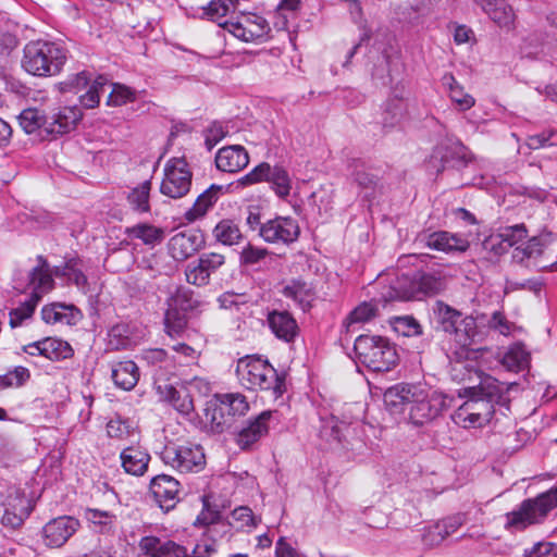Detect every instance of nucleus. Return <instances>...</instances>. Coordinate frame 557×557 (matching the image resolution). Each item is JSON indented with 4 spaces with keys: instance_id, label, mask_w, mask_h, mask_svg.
I'll return each mask as SVG.
<instances>
[{
    "instance_id": "nucleus-64",
    "label": "nucleus",
    "mask_w": 557,
    "mask_h": 557,
    "mask_svg": "<svg viewBox=\"0 0 557 557\" xmlns=\"http://www.w3.org/2000/svg\"><path fill=\"white\" fill-rule=\"evenodd\" d=\"M172 350L175 352L173 356L176 357V368L185 367L198 359V352L189 345L181 343L174 345Z\"/></svg>"
},
{
    "instance_id": "nucleus-59",
    "label": "nucleus",
    "mask_w": 557,
    "mask_h": 557,
    "mask_svg": "<svg viewBox=\"0 0 557 557\" xmlns=\"http://www.w3.org/2000/svg\"><path fill=\"white\" fill-rule=\"evenodd\" d=\"M218 302L223 309H235L240 311L243 308H248V299L245 294H236L233 292H225L219 298Z\"/></svg>"
},
{
    "instance_id": "nucleus-27",
    "label": "nucleus",
    "mask_w": 557,
    "mask_h": 557,
    "mask_svg": "<svg viewBox=\"0 0 557 557\" xmlns=\"http://www.w3.org/2000/svg\"><path fill=\"white\" fill-rule=\"evenodd\" d=\"M225 187L212 184L208 189L200 194L193 207L189 208L184 216L188 222H194L203 216L207 211L218 201L220 195L224 193Z\"/></svg>"
},
{
    "instance_id": "nucleus-58",
    "label": "nucleus",
    "mask_w": 557,
    "mask_h": 557,
    "mask_svg": "<svg viewBox=\"0 0 557 557\" xmlns=\"http://www.w3.org/2000/svg\"><path fill=\"white\" fill-rule=\"evenodd\" d=\"M107 433L111 438L125 440L134 433V429L126 420L116 417L107 423Z\"/></svg>"
},
{
    "instance_id": "nucleus-10",
    "label": "nucleus",
    "mask_w": 557,
    "mask_h": 557,
    "mask_svg": "<svg viewBox=\"0 0 557 557\" xmlns=\"http://www.w3.org/2000/svg\"><path fill=\"white\" fill-rule=\"evenodd\" d=\"M219 24L245 42L262 40L271 30L267 20L253 13L240 14L235 18L219 22Z\"/></svg>"
},
{
    "instance_id": "nucleus-26",
    "label": "nucleus",
    "mask_w": 557,
    "mask_h": 557,
    "mask_svg": "<svg viewBox=\"0 0 557 557\" xmlns=\"http://www.w3.org/2000/svg\"><path fill=\"white\" fill-rule=\"evenodd\" d=\"M14 494V496L10 495L8 497V504L2 521L4 524L17 527L29 516L30 506L29 500L24 493L16 490Z\"/></svg>"
},
{
    "instance_id": "nucleus-2",
    "label": "nucleus",
    "mask_w": 557,
    "mask_h": 557,
    "mask_svg": "<svg viewBox=\"0 0 557 557\" xmlns=\"http://www.w3.org/2000/svg\"><path fill=\"white\" fill-rule=\"evenodd\" d=\"M66 60L67 51L60 44L33 40L23 49L22 67L33 76H55L62 71Z\"/></svg>"
},
{
    "instance_id": "nucleus-19",
    "label": "nucleus",
    "mask_w": 557,
    "mask_h": 557,
    "mask_svg": "<svg viewBox=\"0 0 557 557\" xmlns=\"http://www.w3.org/2000/svg\"><path fill=\"white\" fill-rule=\"evenodd\" d=\"M249 163L247 150L239 145L227 146L219 149L215 156V164L220 171L236 173L245 169Z\"/></svg>"
},
{
    "instance_id": "nucleus-62",
    "label": "nucleus",
    "mask_w": 557,
    "mask_h": 557,
    "mask_svg": "<svg viewBox=\"0 0 557 557\" xmlns=\"http://www.w3.org/2000/svg\"><path fill=\"white\" fill-rule=\"evenodd\" d=\"M527 144L531 149L557 146V129H548L541 134L530 136Z\"/></svg>"
},
{
    "instance_id": "nucleus-3",
    "label": "nucleus",
    "mask_w": 557,
    "mask_h": 557,
    "mask_svg": "<svg viewBox=\"0 0 557 557\" xmlns=\"http://www.w3.org/2000/svg\"><path fill=\"white\" fill-rule=\"evenodd\" d=\"M236 375L239 383L251 391H272L275 397L284 392V380L276 370L264 360L256 356H245L237 361Z\"/></svg>"
},
{
    "instance_id": "nucleus-23",
    "label": "nucleus",
    "mask_w": 557,
    "mask_h": 557,
    "mask_svg": "<svg viewBox=\"0 0 557 557\" xmlns=\"http://www.w3.org/2000/svg\"><path fill=\"white\" fill-rule=\"evenodd\" d=\"M267 320L274 335L284 342H293L298 334V324L288 311L273 310Z\"/></svg>"
},
{
    "instance_id": "nucleus-28",
    "label": "nucleus",
    "mask_w": 557,
    "mask_h": 557,
    "mask_svg": "<svg viewBox=\"0 0 557 557\" xmlns=\"http://www.w3.org/2000/svg\"><path fill=\"white\" fill-rule=\"evenodd\" d=\"M151 188V180H146L128 190L126 194V203L133 212L137 214L150 213Z\"/></svg>"
},
{
    "instance_id": "nucleus-15",
    "label": "nucleus",
    "mask_w": 557,
    "mask_h": 557,
    "mask_svg": "<svg viewBox=\"0 0 557 557\" xmlns=\"http://www.w3.org/2000/svg\"><path fill=\"white\" fill-rule=\"evenodd\" d=\"M79 521L71 516L51 519L42 528L44 541L47 546L61 547L79 529Z\"/></svg>"
},
{
    "instance_id": "nucleus-54",
    "label": "nucleus",
    "mask_w": 557,
    "mask_h": 557,
    "mask_svg": "<svg viewBox=\"0 0 557 557\" xmlns=\"http://www.w3.org/2000/svg\"><path fill=\"white\" fill-rule=\"evenodd\" d=\"M144 358L153 366H160L166 370L176 369V357L170 356L164 349H149L145 351Z\"/></svg>"
},
{
    "instance_id": "nucleus-25",
    "label": "nucleus",
    "mask_w": 557,
    "mask_h": 557,
    "mask_svg": "<svg viewBox=\"0 0 557 557\" xmlns=\"http://www.w3.org/2000/svg\"><path fill=\"white\" fill-rule=\"evenodd\" d=\"M111 377L116 387L132 391L140 377L139 368L132 360L114 362L111 366Z\"/></svg>"
},
{
    "instance_id": "nucleus-35",
    "label": "nucleus",
    "mask_w": 557,
    "mask_h": 557,
    "mask_svg": "<svg viewBox=\"0 0 557 557\" xmlns=\"http://www.w3.org/2000/svg\"><path fill=\"white\" fill-rule=\"evenodd\" d=\"M212 234L216 242L226 246L237 245L244 237L238 225L228 219L220 221L213 228Z\"/></svg>"
},
{
    "instance_id": "nucleus-1",
    "label": "nucleus",
    "mask_w": 557,
    "mask_h": 557,
    "mask_svg": "<svg viewBox=\"0 0 557 557\" xmlns=\"http://www.w3.org/2000/svg\"><path fill=\"white\" fill-rule=\"evenodd\" d=\"M36 260L37 265L34 267L25 277L15 278L14 288L20 293H27L29 290L30 296L17 308L10 311V325L13 329L22 325L25 320L32 318L44 295L54 287V280L47 259L39 255Z\"/></svg>"
},
{
    "instance_id": "nucleus-22",
    "label": "nucleus",
    "mask_w": 557,
    "mask_h": 557,
    "mask_svg": "<svg viewBox=\"0 0 557 557\" xmlns=\"http://www.w3.org/2000/svg\"><path fill=\"white\" fill-rule=\"evenodd\" d=\"M82 119V112L76 107H63L48 117L47 135H63L75 128Z\"/></svg>"
},
{
    "instance_id": "nucleus-34",
    "label": "nucleus",
    "mask_w": 557,
    "mask_h": 557,
    "mask_svg": "<svg viewBox=\"0 0 557 557\" xmlns=\"http://www.w3.org/2000/svg\"><path fill=\"white\" fill-rule=\"evenodd\" d=\"M21 127L27 134L39 132V135H47L48 117L41 111L35 108H28L21 112L18 116Z\"/></svg>"
},
{
    "instance_id": "nucleus-9",
    "label": "nucleus",
    "mask_w": 557,
    "mask_h": 557,
    "mask_svg": "<svg viewBox=\"0 0 557 557\" xmlns=\"http://www.w3.org/2000/svg\"><path fill=\"white\" fill-rule=\"evenodd\" d=\"M191 186V172L184 158H172L164 166L160 193L172 199L187 195Z\"/></svg>"
},
{
    "instance_id": "nucleus-32",
    "label": "nucleus",
    "mask_w": 557,
    "mask_h": 557,
    "mask_svg": "<svg viewBox=\"0 0 557 557\" xmlns=\"http://www.w3.org/2000/svg\"><path fill=\"white\" fill-rule=\"evenodd\" d=\"M407 114V103L405 99L399 97L388 98L384 104L382 112V125L386 129H391L400 124Z\"/></svg>"
},
{
    "instance_id": "nucleus-31",
    "label": "nucleus",
    "mask_w": 557,
    "mask_h": 557,
    "mask_svg": "<svg viewBox=\"0 0 557 557\" xmlns=\"http://www.w3.org/2000/svg\"><path fill=\"white\" fill-rule=\"evenodd\" d=\"M379 313V307L373 301H363L358 305L344 320L343 326L347 333L356 332L357 324L373 320Z\"/></svg>"
},
{
    "instance_id": "nucleus-5",
    "label": "nucleus",
    "mask_w": 557,
    "mask_h": 557,
    "mask_svg": "<svg viewBox=\"0 0 557 557\" xmlns=\"http://www.w3.org/2000/svg\"><path fill=\"white\" fill-rule=\"evenodd\" d=\"M434 313L442 331L460 348H467L478 335L476 321L451 306L436 301Z\"/></svg>"
},
{
    "instance_id": "nucleus-12",
    "label": "nucleus",
    "mask_w": 557,
    "mask_h": 557,
    "mask_svg": "<svg viewBox=\"0 0 557 557\" xmlns=\"http://www.w3.org/2000/svg\"><path fill=\"white\" fill-rule=\"evenodd\" d=\"M419 388V385L408 383H398L388 387L383 395L386 410L395 418L406 421Z\"/></svg>"
},
{
    "instance_id": "nucleus-21",
    "label": "nucleus",
    "mask_w": 557,
    "mask_h": 557,
    "mask_svg": "<svg viewBox=\"0 0 557 557\" xmlns=\"http://www.w3.org/2000/svg\"><path fill=\"white\" fill-rule=\"evenodd\" d=\"M426 246L434 250L451 253L467 251L470 243L461 235L438 231L428 235Z\"/></svg>"
},
{
    "instance_id": "nucleus-44",
    "label": "nucleus",
    "mask_w": 557,
    "mask_h": 557,
    "mask_svg": "<svg viewBox=\"0 0 557 557\" xmlns=\"http://www.w3.org/2000/svg\"><path fill=\"white\" fill-rule=\"evenodd\" d=\"M349 423L346 421H339L335 417H331L329 419L323 420L320 435L326 442H336L341 443L345 436V431H347Z\"/></svg>"
},
{
    "instance_id": "nucleus-60",
    "label": "nucleus",
    "mask_w": 557,
    "mask_h": 557,
    "mask_svg": "<svg viewBox=\"0 0 557 557\" xmlns=\"http://www.w3.org/2000/svg\"><path fill=\"white\" fill-rule=\"evenodd\" d=\"M85 518L92 524L101 527V530L110 529L114 522L115 516L107 510L87 508Z\"/></svg>"
},
{
    "instance_id": "nucleus-20",
    "label": "nucleus",
    "mask_w": 557,
    "mask_h": 557,
    "mask_svg": "<svg viewBox=\"0 0 557 557\" xmlns=\"http://www.w3.org/2000/svg\"><path fill=\"white\" fill-rule=\"evenodd\" d=\"M121 466L123 470L134 476H143L149 467L150 455L139 446H127L120 454Z\"/></svg>"
},
{
    "instance_id": "nucleus-11",
    "label": "nucleus",
    "mask_w": 557,
    "mask_h": 557,
    "mask_svg": "<svg viewBox=\"0 0 557 557\" xmlns=\"http://www.w3.org/2000/svg\"><path fill=\"white\" fill-rule=\"evenodd\" d=\"M448 275L443 270L418 272L409 282V288L400 296L403 299H422L446 289Z\"/></svg>"
},
{
    "instance_id": "nucleus-18",
    "label": "nucleus",
    "mask_w": 557,
    "mask_h": 557,
    "mask_svg": "<svg viewBox=\"0 0 557 557\" xmlns=\"http://www.w3.org/2000/svg\"><path fill=\"white\" fill-rule=\"evenodd\" d=\"M273 417V411H262L253 420L248 421L237 434L236 443L242 449L250 448L269 432V422Z\"/></svg>"
},
{
    "instance_id": "nucleus-48",
    "label": "nucleus",
    "mask_w": 557,
    "mask_h": 557,
    "mask_svg": "<svg viewBox=\"0 0 557 557\" xmlns=\"http://www.w3.org/2000/svg\"><path fill=\"white\" fill-rule=\"evenodd\" d=\"M502 364L509 371L518 372L528 364V354L521 346H512L504 354Z\"/></svg>"
},
{
    "instance_id": "nucleus-46",
    "label": "nucleus",
    "mask_w": 557,
    "mask_h": 557,
    "mask_svg": "<svg viewBox=\"0 0 557 557\" xmlns=\"http://www.w3.org/2000/svg\"><path fill=\"white\" fill-rule=\"evenodd\" d=\"M237 0H210L207 5L201 7V16L219 22L221 18L236 8Z\"/></svg>"
},
{
    "instance_id": "nucleus-55",
    "label": "nucleus",
    "mask_w": 557,
    "mask_h": 557,
    "mask_svg": "<svg viewBox=\"0 0 557 557\" xmlns=\"http://www.w3.org/2000/svg\"><path fill=\"white\" fill-rule=\"evenodd\" d=\"M232 520L237 523V528H256L261 519L253 515L249 507L240 506L232 511Z\"/></svg>"
},
{
    "instance_id": "nucleus-63",
    "label": "nucleus",
    "mask_w": 557,
    "mask_h": 557,
    "mask_svg": "<svg viewBox=\"0 0 557 557\" xmlns=\"http://www.w3.org/2000/svg\"><path fill=\"white\" fill-rule=\"evenodd\" d=\"M168 306H172L185 312L189 309H193V292L186 288H178L175 294L168 300Z\"/></svg>"
},
{
    "instance_id": "nucleus-38",
    "label": "nucleus",
    "mask_w": 557,
    "mask_h": 557,
    "mask_svg": "<svg viewBox=\"0 0 557 557\" xmlns=\"http://www.w3.org/2000/svg\"><path fill=\"white\" fill-rule=\"evenodd\" d=\"M500 27H510L515 21L512 8L505 0H495L483 10Z\"/></svg>"
},
{
    "instance_id": "nucleus-13",
    "label": "nucleus",
    "mask_w": 557,
    "mask_h": 557,
    "mask_svg": "<svg viewBox=\"0 0 557 557\" xmlns=\"http://www.w3.org/2000/svg\"><path fill=\"white\" fill-rule=\"evenodd\" d=\"M298 223L292 218L277 216L263 223L260 227V236L268 243L289 244L299 236Z\"/></svg>"
},
{
    "instance_id": "nucleus-39",
    "label": "nucleus",
    "mask_w": 557,
    "mask_h": 557,
    "mask_svg": "<svg viewBox=\"0 0 557 557\" xmlns=\"http://www.w3.org/2000/svg\"><path fill=\"white\" fill-rule=\"evenodd\" d=\"M221 408L225 410L228 418L240 417L248 412L249 404L246 397L239 393H230L221 396Z\"/></svg>"
},
{
    "instance_id": "nucleus-29",
    "label": "nucleus",
    "mask_w": 557,
    "mask_h": 557,
    "mask_svg": "<svg viewBox=\"0 0 557 557\" xmlns=\"http://www.w3.org/2000/svg\"><path fill=\"white\" fill-rule=\"evenodd\" d=\"M431 159H438L444 164L450 161L466 162L468 160V149L460 140L447 138L436 146Z\"/></svg>"
},
{
    "instance_id": "nucleus-7",
    "label": "nucleus",
    "mask_w": 557,
    "mask_h": 557,
    "mask_svg": "<svg viewBox=\"0 0 557 557\" xmlns=\"http://www.w3.org/2000/svg\"><path fill=\"white\" fill-rule=\"evenodd\" d=\"M159 456L164 465L180 473L199 472L206 465L202 447L189 442L169 441L160 450Z\"/></svg>"
},
{
    "instance_id": "nucleus-24",
    "label": "nucleus",
    "mask_w": 557,
    "mask_h": 557,
    "mask_svg": "<svg viewBox=\"0 0 557 557\" xmlns=\"http://www.w3.org/2000/svg\"><path fill=\"white\" fill-rule=\"evenodd\" d=\"M473 393L491 401L494 406L499 405L506 410L509 409V398L506 396L509 387L492 376L484 377L480 384L471 388Z\"/></svg>"
},
{
    "instance_id": "nucleus-40",
    "label": "nucleus",
    "mask_w": 557,
    "mask_h": 557,
    "mask_svg": "<svg viewBox=\"0 0 557 557\" xmlns=\"http://www.w3.org/2000/svg\"><path fill=\"white\" fill-rule=\"evenodd\" d=\"M166 391L165 399L169 400L175 410L182 414H189L194 411V401L186 389H176L172 385L164 386Z\"/></svg>"
},
{
    "instance_id": "nucleus-8",
    "label": "nucleus",
    "mask_w": 557,
    "mask_h": 557,
    "mask_svg": "<svg viewBox=\"0 0 557 557\" xmlns=\"http://www.w3.org/2000/svg\"><path fill=\"white\" fill-rule=\"evenodd\" d=\"M446 407L447 398L445 395L420 386L407 413L406 422L413 425H424L442 414Z\"/></svg>"
},
{
    "instance_id": "nucleus-45",
    "label": "nucleus",
    "mask_w": 557,
    "mask_h": 557,
    "mask_svg": "<svg viewBox=\"0 0 557 557\" xmlns=\"http://www.w3.org/2000/svg\"><path fill=\"white\" fill-rule=\"evenodd\" d=\"M187 320L185 311L168 306L164 314V327L171 337L180 335L186 327Z\"/></svg>"
},
{
    "instance_id": "nucleus-61",
    "label": "nucleus",
    "mask_w": 557,
    "mask_h": 557,
    "mask_svg": "<svg viewBox=\"0 0 557 557\" xmlns=\"http://www.w3.org/2000/svg\"><path fill=\"white\" fill-rule=\"evenodd\" d=\"M499 236L504 243H507L509 246H515L528 236V231L524 224H517L502 228Z\"/></svg>"
},
{
    "instance_id": "nucleus-4",
    "label": "nucleus",
    "mask_w": 557,
    "mask_h": 557,
    "mask_svg": "<svg viewBox=\"0 0 557 557\" xmlns=\"http://www.w3.org/2000/svg\"><path fill=\"white\" fill-rule=\"evenodd\" d=\"M354 349L358 362L374 372L391 371L398 362L395 345L383 336L359 335Z\"/></svg>"
},
{
    "instance_id": "nucleus-14",
    "label": "nucleus",
    "mask_w": 557,
    "mask_h": 557,
    "mask_svg": "<svg viewBox=\"0 0 557 557\" xmlns=\"http://www.w3.org/2000/svg\"><path fill=\"white\" fill-rule=\"evenodd\" d=\"M149 487L153 499L164 512L174 509L180 502V482L171 475L154 476Z\"/></svg>"
},
{
    "instance_id": "nucleus-6",
    "label": "nucleus",
    "mask_w": 557,
    "mask_h": 557,
    "mask_svg": "<svg viewBox=\"0 0 557 557\" xmlns=\"http://www.w3.org/2000/svg\"><path fill=\"white\" fill-rule=\"evenodd\" d=\"M557 507V487L542 493L535 498L523 500L519 507L506 513L505 528L522 531L529 525L542 522L547 513Z\"/></svg>"
},
{
    "instance_id": "nucleus-50",
    "label": "nucleus",
    "mask_w": 557,
    "mask_h": 557,
    "mask_svg": "<svg viewBox=\"0 0 557 557\" xmlns=\"http://www.w3.org/2000/svg\"><path fill=\"white\" fill-rule=\"evenodd\" d=\"M71 309L72 307L62 304L47 305L41 309V318L48 324L69 323L67 311Z\"/></svg>"
},
{
    "instance_id": "nucleus-52",
    "label": "nucleus",
    "mask_w": 557,
    "mask_h": 557,
    "mask_svg": "<svg viewBox=\"0 0 557 557\" xmlns=\"http://www.w3.org/2000/svg\"><path fill=\"white\" fill-rule=\"evenodd\" d=\"M30 377L29 370L25 367H15L12 371L0 375V388L20 387Z\"/></svg>"
},
{
    "instance_id": "nucleus-30",
    "label": "nucleus",
    "mask_w": 557,
    "mask_h": 557,
    "mask_svg": "<svg viewBox=\"0 0 557 557\" xmlns=\"http://www.w3.org/2000/svg\"><path fill=\"white\" fill-rule=\"evenodd\" d=\"M283 295L287 298L293 299L298 304L302 310L311 308L315 300V292L311 284L302 281H293L286 285L283 290Z\"/></svg>"
},
{
    "instance_id": "nucleus-49",
    "label": "nucleus",
    "mask_w": 557,
    "mask_h": 557,
    "mask_svg": "<svg viewBox=\"0 0 557 557\" xmlns=\"http://www.w3.org/2000/svg\"><path fill=\"white\" fill-rule=\"evenodd\" d=\"M462 522L463 520L460 516L445 518L437 522L433 529L430 530L429 534L433 536L432 541H435V537H438V541H443L455 533L461 527Z\"/></svg>"
},
{
    "instance_id": "nucleus-53",
    "label": "nucleus",
    "mask_w": 557,
    "mask_h": 557,
    "mask_svg": "<svg viewBox=\"0 0 557 557\" xmlns=\"http://www.w3.org/2000/svg\"><path fill=\"white\" fill-rule=\"evenodd\" d=\"M463 404L473 412L480 413V417L487 423H490L495 412L494 405L491 401L485 400L473 392L472 396Z\"/></svg>"
},
{
    "instance_id": "nucleus-41",
    "label": "nucleus",
    "mask_w": 557,
    "mask_h": 557,
    "mask_svg": "<svg viewBox=\"0 0 557 557\" xmlns=\"http://www.w3.org/2000/svg\"><path fill=\"white\" fill-rule=\"evenodd\" d=\"M269 183L272 185L274 193L280 198L285 199L289 196L292 189V178L284 166L278 164L272 166Z\"/></svg>"
},
{
    "instance_id": "nucleus-56",
    "label": "nucleus",
    "mask_w": 557,
    "mask_h": 557,
    "mask_svg": "<svg viewBox=\"0 0 557 557\" xmlns=\"http://www.w3.org/2000/svg\"><path fill=\"white\" fill-rule=\"evenodd\" d=\"M185 276L186 281L195 286H206L210 281L209 274L198 260L187 264L185 269Z\"/></svg>"
},
{
    "instance_id": "nucleus-36",
    "label": "nucleus",
    "mask_w": 557,
    "mask_h": 557,
    "mask_svg": "<svg viewBox=\"0 0 557 557\" xmlns=\"http://www.w3.org/2000/svg\"><path fill=\"white\" fill-rule=\"evenodd\" d=\"M442 82L443 85L446 86L449 90V98L459 107L460 110L466 111L474 106V98L471 95L465 92L463 87L458 84L453 74H445L442 78Z\"/></svg>"
},
{
    "instance_id": "nucleus-51",
    "label": "nucleus",
    "mask_w": 557,
    "mask_h": 557,
    "mask_svg": "<svg viewBox=\"0 0 557 557\" xmlns=\"http://www.w3.org/2000/svg\"><path fill=\"white\" fill-rule=\"evenodd\" d=\"M107 79L99 76L86 94L82 95L79 100L83 107L92 109L99 104L100 96L106 91Z\"/></svg>"
},
{
    "instance_id": "nucleus-42",
    "label": "nucleus",
    "mask_w": 557,
    "mask_h": 557,
    "mask_svg": "<svg viewBox=\"0 0 557 557\" xmlns=\"http://www.w3.org/2000/svg\"><path fill=\"white\" fill-rule=\"evenodd\" d=\"M451 419L456 425L462 429L483 428L487 424V422L480 417V413L473 412L465 404L454 411Z\"/></svg>"
},
{
    "instance_id": "nucleus-57",
    "label": "nucleus",
    "mask_w": 557,
    "mask_h": 557,
    "mask_svg": "<svg viewBox=\"0 0 557 557\" xmlns=\"http://www.w3.org/2000/svg\"><path fill=\"white\" fill-rule=\"evenodd\" d=\"M110 86L112 89L107 101L109 106H123L135 99V92L129 87L121 84H112Z\"/></svg>"
},
{
    "instance_id": "nucleus-37",
    "label": "nucleus",
    "mask_w": 557,
    "mask_h": 557,
    "mask_svg": "<svg viewBox=\"0 0 557 557\" xmlns=\"http://www.w3.org/2000/svg\"><path fill=\"white\" fill-rule=\"evenodd\" d=\"M44 357L51 361H60L73 356V348L67 342L55 337L42 339Z\"/></svg>"
},
{
    "instance_id": "nucleus-43",
    "label": "nucleus",
    "mask_w": 557,
    "mask_h": 557,
    "mask_svg": "<svg viewBox=\"0 0 557 557\" xmlns=\"http://www.w3.org/2000/svg\"><path fill=\"white\" fill-rule=\"evenodd\" d=\"M271 171L272 166L267 162H262L255 166L249 173L237 180L235 183L228 185L226 188L246 187L261 182L269 183Z\"/></svg>"
},
{
    "instance_id": "nucleus-33",
    "label": "nucleus",
    "mask_w": 557,
    "mask_h": 557,
    "mask_svg": "<svg viewBox=\"0 0 557 557\" xmlns=\"http://www.w3.org/2000/svg\"><path fill=\"white\" fill-rule=\"evenodd\" d=\"M126 234L129 238L139 239L148 246H156L164 238L163 228L148 223H139L132 227H127Z\"/></svg>"
},
{
    "instance_id": "nucleus-17",
    "label": "nucleus",
    "mask_w": 557,
    "mask_h": 557,
    "mask_svg": "<svg viewBox=\"0 0 557 557\" xmlns=\"http://www.w3.org/2000/svg\"><path fill=\"white\" fill-rule=\"evenodd\" d=\"M139 549L144 553L143 557H188L186 547L152 535L144 536L139 541Z\"/></svg>"
},
{
    "instance_id": "nucleus-47",
    "label": "nucleus",
    "mask_w": 557,
    "mask_h": 557,
    "mask_svg": "<svg viewBox=\"0 0 557 557\" xmlns=\"http://www.w3.org/2000/svg\"><path fill=\"white\" fill-rule=\"evenodd\" d=\"M523 255L528 258H537V257H544L546 260H549L548 255H550V243L548 236H535L532 237L524 248L522 249ZM547 263V262H545ZM544 262H542L540 265L542 267Z\"/></svg>"
},
{
    "instance_id": "nucleus-16",
    "label": "nucleus",
    "mask_w": 557,
    "mask_h": 557,
    "mask_svg": "<svg viewBox=\"0 0 557 557\" xmlns=\"http://www.w3.org/2000/svg\"><path fill=\"white\" fill-rule=\"evenodd\" d=\"M205 244L203 236L198 231H185L173 235L168 244L173 259L184 261L195 255Z\"/></svg>"
}]
</instances>
